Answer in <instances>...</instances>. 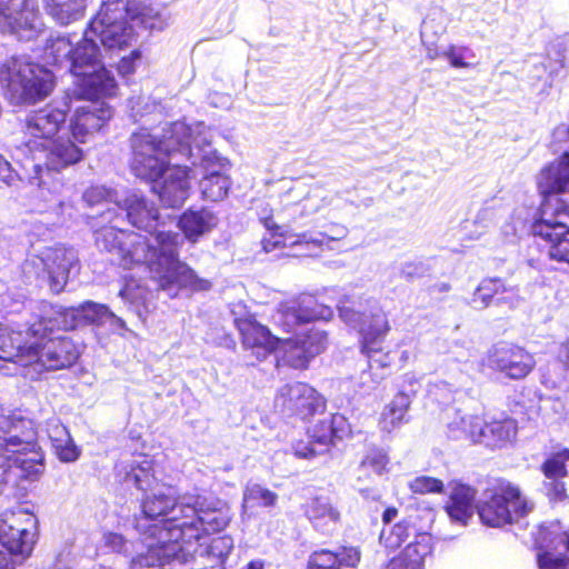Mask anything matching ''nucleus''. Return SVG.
<instances>
[{"mask_svg":"<svg viewBox=\"0 0 569 569\" xmlns=\"http://www.w3.org/2000/svg\"><path fill=\"white\" fill-rule=\"evenodd\" d=\"M110 252L118 256L119 264L131 269L146 264L150 269L154 266H166L157 282L162 290L178 287L192 292L207 291L211 282L200 278L186 262L179 260V241L176 232H158L156 244L150 239L132 230H118L112 233Z\"/></svg>","mask_w":569,"mask_h":569,"instance_id":"nucleus-1","label":"nucleus"},{"mask_svg":"<svg viewBox=\"0 0 569 569\" xmlns=\"http://www.w3.org/2000/svg\"><path fill=\"white\" fill-rule=\"evenodd\" d=\"M198 503L199 495L176 501L171 516L163 520V525L154 526L151 536L157 537V542L149 545L148 553L157 558L159 565L169 563L174 559L182 551L181 545H190L201 539Z\"/></svg>","mask_w":569,"mask_h":569,"instance_id":"nucleus-2","label":"nucleus"},{"mask_svg":"<svg viewBox=\"0 0 569 569\" xmlns=\"http://www.w3.org/2000/svg\"><path fill=\"white\" fill-rule=\"evenodd\" d=\"M483 496L476 509L481 522L492 528L518 522L533 507L519 485L502 477L490 479Z\"/></svg>","mask_w":569,"mask_h":569,"instance_id":"nucleus-3","label":"nucleus"},{"mask_svg":"<svg viewBox=\"0 0 569 569\" xmlns=\"http://www.w3.org/2000/svg\"><path fill=\"white\" fill-rule=\"evenodd\" d=\"M74 257L64 247H47L21 263V279L27 286H47L51 293H61L68 281Z\"/></svg>","mask_w":569,"mask_h":569,"instance_id":"nucleus-4","label":"nucleus"},{"mask_svg":"<svg viewBox=\"0 0 569 569\" xmlns=\"http://www.w3.org/2000/svg\"><path fill=\"white\" fill-rule=\"evenodd\" d=\"M0 82L17 91L20 99L27 103L44 100L56 86L54 76L50 70L14 57L0 63Z\"/></svg>","mask_w":569,"mask_h":569,"instance_id":"nucleus-5","label":"nucleus"},{"mask_svg":"<svg viewBox=\"0 0 569 569\" xmlns=\"http://www.w3.org/2000/svg\"><path fill=\"white\" fill-rule=\"evenodd\" d=\"M129 143V167L133 176L149 183L159 182L170 164L171 149L164 138L140 128L131 133Z\"/></svg>","mask_w":569,"mask_h":569,"instance_id":"nucleus-6","label":"nucleus"},{"mask_svg":"<svg viewBox=\"0 0 569 569\" xmlns=\"http://www.w3.org/2000/svg\"><path fill=\"white\" fill-rule=\"evenodd\" d=\"M536 186L541 198L539 217H569V201L561 197L569 192V151L540 169Z\"/></svg>","mask_w":569,"mask_h":569,"instance_id":"nucleus-7","label":"nucleus"},{"mask_svg":"<svg viewBox=\"0 0 569 569\" xmlns=\"http://www.w3.org/2000/svg\"><path fill=\"white\" fill-rule=\"evenodd\" d=\"M126 13L124 0L104 1L94 18L89 23V31L104 47L123 49L129 47L138 37Z\"/></svg>","mask_w":569,"mask_h":569,"instance_id":"nucleus-8","label":"nucleus"},{"mask_svg":"<svg viewBox=\"0 0 569 569\" xmlns=\"http://www.w3.org/2000/svg\"><path fill=\"white\" fill-rule=\"evenodd\" d=\"M39 150L47 151L44 167L34 166L36 174L30 182L49 192H57L62 187L60 171L80 162L84 156L83 150L70 139L56 138L51 144Z\"/></svg>","mask_w":569,"mask_h":569,"instance_id":"nucleus-9","label":"nucleus"},{"mask_svg":"<svg viewBox=\"0 0 569 569\" xmlns=\"http://www.w3.org/2000/svg\"><path fill=\"white\" fill-rule=\"evenodd\" d=\"M325 397L302 381L281 386L274 396V408L284 417L307 421L326 410Z\"/></svg>","mask_w":569,"mask_h":569,"instance_id":"nucleus-10","label":"nucleus"},{"mask_svg":"<svg viewBox=\"0 0 569 569\" xmlns=\"http://www.w3.org/2000/svg\"><path fill=\"white\" fill-rule=\"evenodd\" d=\"M38 536V518L27 509L7 510L0 516V543L11 555H31Z\"/></svg>","mask_w":569,"mask_h":569,"instance_id":"nucleus-11","label":"nucleus"},{"mask_svg":"<svg viewBox=\"0 0 569 569\" xmlns=\"http://www.w3.org/2000/svg\"><path fill=\"white\" fill-rule=\"evenodd\" d=\"M67 96L63 98V107L47 103L27 117L23 124L26 144L30 149H40L52 143L57 134L64 128L67 114L70 111Z\"/></svg>","mask_w":569,"mask_h":569,"instance_id":"nucleus-12","label":"nucleus"},{"mask_svg":"<svg viewBox=\"0 0 569 569\" xmlns=\"http://www.w3.org/2000/svg\"><path fill=\"white\" fill-rule=\"evenodd\" d=\"M486 365L509 380L526 379L535 369L536 360L523 346L510 341L493 345L486 353Z\"/></svg>","mask_w":569,"mask_h":569,"instance_id":"nucleus-13","label":"nucleus"},{"mask_svg":"<svg viewBox=\"0 0 569 569\" xmlns=\"http://www.w3.org/2000/svg\"><path fill=\"white\" fill-rule=\"evenodd\" d=\"M28 352L30 366L40 365L50 370L70 368L81 355L79 345L68 336L33 339Z\"/></svg>","mask_w":569,"mask_h":569,"instance_id":"nucleus-14","label":"nucleus"},{"mask_svg":"<svg viewBox=\"0 0 569 569\" xmlns=\"http://www.w3.org/2000/svg\"><path fill=\"white\" fill-rule=\"evenodd\" d=\"M279 349L281 355L277 359V368L306 370L311 359L326 349V335L311 328L293 338L282 339Z\"/></svg>","mask_w":569,"mask_h":569,"instance_id":"nucleus-15","label":"nucleus"},{"mask_svg":"<svg viewBox=\"0 0 569 569\" xmlns=\"http://www.w3.org/2000/svg\"><path fill=\"white\" fill-rule=\"evenodd\" d=\"M329 308L320 305L313 297L296 298L282 301L274 312V326L286 333H292L298 327L326 319Z\"/></svg>","mask_w":569,"mask_h":569,"instance_id":"nucleus-16","label":"nucleus"},{"mask_svg":"<svg viewBox=\"0 0 569 569\" xmlns=\"http://www.w3.org/2000/svg\"><path fill=\"white\" fill-rule=\"evenodd\" d=\"M518 430L516 419L503 416L500 419H492L485 421L479 416H471L465 428L466 438L478 445H483L487 448L496 449L502 448L511 442Z\"/></svg>","mask_w":569,"mask_h":569,"instance_id":"nucleus-17","label":"nucleus"},{"mask_svg":"<svg viewBox=\"0 0 569 569\" xmlns=\"http://www.w3.org/2000/svg\"><path fill=\"white\" fill-rule=\"evenodd\" d=\"M37 319L29 325L27 333L32 339H47L56 331H70L79 326V309L41 300Z\"/></svg>","mask_w":569,"mask_h":569,"instance_id":"nucleus-18","label":"nucleus"},{"mask_svg":"<svg viewBox=\"0 0 569 569\" xmlns=\"http://www.w3.org/2000/svg\"><path fill=\"white\" fill-rule=\"evenodd\" d=\"M243 350L249 351L257 360L262 361L279 350L282 338L260 323L254 315H246L233 319Z\"/></svg>","mask_w":569,"mask_h":569,"instance_id":"nucleus-19","label":"nucleus"},{"mask_svg":"<svg viewBox=\"0 0 569 569\" xmlns=\"http://www.w3.org/2000/svg\"><path fill=\"white\" fill-rule=\"evenodd\" d=\"M264 226L269 230V236L261 240L262 249L266 252L287 247H302L307 250L318 249L330 241L340 239V236L328 232H318L317 234L311 232L291 233L276 224L271 219H266Z\"/></svg>","mask_w":569,"mask_h":569,"instance_id":"nucleus-20","label":"nucleus"},{"mask_svg":"<svg viewBox=\"0 0 569 569\" xmlns=\"http://www.w3.org/2000/svg\"><path fill=\"white\" fill-rule=\"evenodd\" d=\"M530 234L548 244L550 260L569 267V226L545 217L536 218L530 224Z\"/></svg>","mask_w":569,"mask_h":569,"instance_id":"nucleus-21","label":"nucleus"},{"mask_svg":"<svg viewBox=\"0 0 569 569\" xmlns=\"http://www.w3.org/2000/svg\"><path fill=\"white\" fill-rule=\"evenodd\" d=\"M153 191L168 208H179L188 199L191 188L192 168L186 164H169Z\"/></svg>","mask_w":569,"mask_h":569,"instance_id":"nucleus-22","label":"nucleus"},{"mask_svg":"<svg viewBox=\"0 0 569 569\" xmlns=\"http://www.w3.org/2000/svg\"><path fill=\"white\" fill-rule=\"evenodd\" d=\"M112 108L107 103L83 106L74 109L69 122L71 136L79 143H84L90 136L100 132L111 120Z\"/></svg>","mask_w":569,"mask_h":569,"instance_id":"nucleus-23","label":"nucleus"},{"mask_svg":"<svg viewBox=\"0 0 569 569\" xmlns=\"http://www.w3.org/2000/svg\"><path fill=\"white\" fill-rule=\"evenodd\" d=\"M123 209L128 222L136 229L147 232L156 241L158 232H171L160 230L162 226L161 214L157 203L144 196L131 194L123 200Z\"/></svg>","mask_w":569,"mask_h":569,"instance_id":"nucleus-24","label":"nucleus"},{"mask_svg":"<svg viewBox=\"0 0 569 569\" xmlns=\"http://www.w3.org/2000/svg\"><path fill=\"white\" fill-rule=\"evenodd\" d=\"M78 90L72 94H67V99L81 101H96L101 98H112L117 96L118 83L114 77L103 66L92 72H83L78 76Z\"/></svg>","mask_w":569,"mask_h":569,"instance_id":"nucleus-25","label":"nucleus"},{"mask_svg":"<svg viewBox=\"0 0 569 569\" xmlns=\"http://www.w3.org/2000/svg\"><path fill=\"white\" fill-rule=\"evenodd\" d=\"M360 561L359 547L340 546L338 550L319 548L309 555L306 569H357Z\"/></svg>","mask_w":569,"mask_h":569,"instance_id":"nucleus-26","label":"nucleus"},{"mask_svg":"<svg viewBox=\"0 0 569 569\" xmlns=\"http://www.w3.org/2000/svg\"><path fill=\"white\" fill-rule=\"evenodd\" d=\"M37 446L36 439L23 440L18 436L6 438L0 445V459L4 467L0 476L4 477V473L11 468H17L22 472L29 471L33 459L27 456L36 452Z\"/></svg>","mask_w":569,"mask_h":569,"instance_id":"nucleus-27","label":"nucleus"},{"mask_svg":"<svg viewBox=\"0 0 569 569\" xmlns=\"http://www.w3.org/2000/svg\"><path fill=\"white\" fill-rule=\"evenodd\" d=\"M432 552V537L428 532H419L415 540L391 558L383 569H425V559Z\"/></svg>","mask_w":569,"mask_h":569,"instance_id":"nucleus-28","label":"nucleus"},{"mask_svg":"<svg viewBox=\"0 0 569 569\" xmlns=\"http://www.w3.org/2000/svg\"><path fill=\"white\" fill-rule=\"evenodd\" d=\"M350 435V423L348 419L340 413H332L327 418L320 419L309 430L311 442L326 447L327 449L336 446Z\"/></svg>","mask_w":569,"mask_h":569,"instance_id":"nucleus-29","label":"nucleus"},{"mask_svg":"<svg viewBox=\"0 0 569 569\" xmlns=\"http://www.w3.org/2000/svg\"><path fill=\"white\" fill-rule=\"evenodd\" d=\"M198 505L200 509L201 538L220 532L228 527L231 520V513L227 502L199 495Z\"/></svg>","mask_w":569,"mask_h":569,"instance_id":"nucleus-30","label":"nucleus"},{"mask_svg":"<svg viewBox=\"0 0 569 569\" xmlns=\"http://www.w3.org/2000/svg\"><path fill=\"white\" fill-rule=\"evenodd\" d=\"M390 330L387 316L382 312L371 313L370 316L363 315L359 328L360 351L365 356L371 352H377L378 349L388 347L385 343L386 336Z\"/></svg>","mask_w":569,"mask_h":569,"instance_id":"nucleus-31","label":"nucleus"},{"mask_svg":"<svg viewBox=\"0 0 569 569\" xmlns=\"http://www.w3.org/2000/svg\"><path fill=\"white\" fill-rule=\"evenodd\" d=\"M477 490L466 483L455 482L445 505L451 520L467 525L473 515Z\"/></svg>","mask_w":569,"mask_h":569,"instance_id":"nucleus-32","label":"nucleus"},{"mask_svg":"<svg viewBox=\"0 0 569 569\" xmlns=\"http://www.w3.org/2000/svg\"><path fill=\"white\" fill-rule=\"evenodd\" d=\"M126 13L130 21L150 31H161L167 27L162 10L149 0H126Z\"/></svg>","mask_w":569,"mask_h":569,"instance_id":"nucleus-33","label":"nucleus"},{"mask_svg":"<svg viewBox=\"0 0 569 569\" xmlns=\"http://www.w3.org/2000/svg\"><path fill=\"white\" fill-rule=\"evenodd\" d=\"M21 333L0 323V359L29 367L31 342H21Z\"/></svg>","mask_w":569,"mask_h":569,"instance_id":"nucleus-34","label":"nucleus"},{"mask_svg":"<svg viewBox=\"0 0 569 569\" xmlns=\"http://www.w3.org/2000/svg\"><path fill=\"white\" fill-rule=\"evenodd\" d=\"M46 431L54 453L61 461L72 462L79 458L80 450L63 423L59 420L48 421Z\"/></svg>","mask_w":569,"mask_h":569,"instance_id":"nucleus-35","label":"nucleus"},{"mask_svg":"<svg viewBox=\"0 0 569 569\" xmlns=\"http://www.w3.org/2000/svg\"><path fill=\"white\" fill-rule=\"evenodd\" d=\"M569 461V448L557 446L550 451L540 466L543 476L553 481L558 495L565 493L561 480L568 476L567 462Z\"/></svg>","mask_w":569,"mask_h":569,"instance_id":"nucleus-36","label":"nucleus"},{"mask_svg":"<svg viewBox=\"0 0 569 569\" xmlns=\"http://www.w3.org/2000/svg\"><path fill=\"white\" fill-rule=\"evenodd\" d=\"M212 220V212L206 208L187 209L179 217L178 227L189 241L197 242L201 236L211 230Z\"/></svg>","mask_w":569,"mask_h":569,"instance_id":"nucleus-37","label":"nucleus"},{"mask_svg":"<svg viewBox=\"0 0 569 569\" xmlns=\"http://www.w3.org/2000/svg\"><path fill=\"white\" fill-rule=\"evenodd\" d=\"M124 480L133 483L137 489L148 493L163 487L154 475V462L148 456L141 455V460L133 461L126 472Z\"/></svg>","mask_w":569,"mask_h":569,"instance_id":"nucleus-38","label":"nucleus"},{"mask_svg":"<svg viewBox=\"0 0 569 569\" xmlns=\"http://www.w3.org/2000/svg\"><path fill=\"white\" fill-rule=\"evenodd\" d=\"M176 497L163 492L158 488L152 492L144 493V497L141 500V513L146 519L150 520H161V525H163V520L176 507Z\"/></svg>","mask_w":569,"mask_h":569,"instance_id":"nucleus-39","label":"nucleus"},{"mask_svg":"<svg viewBox=\"0 0 569 569\" xmlns=\"http://www.w3.org/2000/svg\"><path fill=\"white\" fill-rule=\"evenodd\" d=\"M89 28L84 32L83 39L77 46L72 44V53L70 56V71L78 77L86 72V67H93L99 60V47L94 39L90 37Z\"/></svg>","mask_w":569,"mask_h":569,"instance_id":"nucleus-40","label":"nucleus"},{"mask_svg":"<svg viewBox=\"0 0 569 569\" xmlns=\"http://www.w3.org/2000/svg\"><path fill=\"white\" fill-rule=\"evenodd\" d=\"M508 287L500 278H485L472 295V303L476 308L485 309L506 301Z\"/></svg>","mask_w":569,"mask_h":569,"instance_id":"nucleus-41","label":"nucleus"},{"mask_svg":"<svg viewBox=\"0 0 569 569\" xmlns=\"http://www.w3.org/2000/svg\"><path fill=\"white\" fill-rule=\"evenodd\" d=\"M410 405V396L405 391H398L381 413L380 423L382 429L390 432L407 422Z\"/></svg>","mask_w":569,"mask_h":569,"instance_id":"nucleus-42","label":"nucleus"},{"mask_svg":"<svg viewBox=\"0 0 569 569\" xmlns=\"http://www.w3.org/2000/svg\"><path fill=\"white\" fill-rule=\"evenodd\" d=\"M230 187V177L221 171H211L200 181L202 198L213 202L224 199Z\"/></svg>","mask_w":569,"mask_h":569,"instance_id":"nucleus-43","label":"nucleus"},{"mask_svg":"<svg viewBox=\"0 0 569 569\" xmlns=\"http://www.w3.org/2000/svg\"><path fill=\"white\" fill-rule=\"evenodd\" d=\"M396 351L386 347L377 352L366 355L368 360L367 373L373 383H380L391 373V366L395 361Z\"/></svg>","mask_w":569,"mask_h":569,"instance_id":"nucleus-44","label":"nucleus"},{"mask_svg":"<svg viewBox=\"0 0 569 569\" xmlns=\"http://www.w3.org/2000/svg\"><path fill=\"white\" fill-rule=\"evenodd\" d=\"M47 12L59 23L68 24L83 14V0H44Z\"/></svg>","mask_w":569,"mask_h":569,"instance_id":"nucleus-45","label":"nucleus"},{"mask_svg":"<svg viewBox=\"0 0 569 569\" xmlns=\"http://www.w3.org/2000/svg\"><path fill=\"white\" fill-rule=\"evenodd\" d=\"M148 288L140 284L137 279L129 277L119 291V296L137 308V311H148Z\"/></svg>","mask_w":569,"mask_h":569,"instance_id":"nucleus-46","label":"nucleus"},{"mask_svg":"<svg viewBox=\"0 0 569 569\" xmlns=\"http://www.w3.org/2000/svg\"><path fill=\"white\" fill-rule=\"evenodd\" d=\"M72 53V41L68 37H56L48 40L43 56L49 64L60 66L63 61L70 60Z\"/></svg>","mask_w":569,"mask_h":569,"instance_id":"nucleus-47","label":"nucleus"},{"mask_svg":"<svg viewBox=\"0 0 569 569\" xmlns=\"http://www.w3.org/2000/svg\"><path fill=\"white\" fill-rule=\"evenodd\" d=\"M389 457L380 448L368 450L359 463V469L365 476H381L388 470Z\"/></svg>","mask_w":569,"mask_h":569,"instance_id":"nucleus-48","label":"nucleus"},{"mask_svg":"<svg viewBox=\"0 0 569 569\" xmlns=\"http://www.w3.org/2000/svg\"><path fill=\"white\" fill-rule=\"evenodd\" d=\"M408 488L415 495L442 493L445 491V483L436 477L418 476L409 481Z\"/></svg>","mask_w":569,"mask_h":569,"instance_id":"nucleus-49","label":"nucleus"},{"mask_svg":"<svg viewBox=\"0 0 569 569\" xmlns=\"http://www.w3.org/2000/svg\"><path fill=\"white\" fill-rule=\"evenodd\" d=\"M76 309H79V325L82 319L87 323H98L107 317H114L106 305L92 301H86L76 307Z\"/></svg>","mask_w":569,"mask_h":569,"instance_id":"nucleus-50","label":"nucleus"},{"mask_svg":"<svg viewBox=\"0 0 569 569\" xmlns=\"http://www.w3.org/2000/svg\"><path fill=\"white\" fill-rule=\"evenodd\" d=\"M243 496L244 500L258 502L262 507H273L278 499L276 492L258 483L248 485Z\"/></svg>","mask_w":569,"mask_h":569,"instance_id":"nucleus-51","label":"nucleus"},{"mask_svg":"<svg viewBox=\"0 0 569 569\" xmlns=\"http://www.w3.org/2000/svg\"><path fill=\"white\" fill-rule=\"evenodd\" d=\"M536 561L539 569H569V557L567 555H555L542 548L538 551Z\"/></svg>","mask_w":569,"mask_h":569,"instance_id":"nucleus-52","label":"nucleus"},{"mask_svg":"<svg viewBox=\"0 0 569 569\" xmlns=\"http://www.w3.org/2000/svg\"><path fill=\"white\" fill-rule=\"evenodd\" d=\"M302 508L305 516L311 521L322 519L331 512L330 507L317 497L308 500Z\"/></svg>","mask_w":569,"mask_h":569,"instance_id":"nucleus-53","label":"nucleus"},{"mask_svg":"<svg viewBox=\"0 0 569 569\" xmlns=\"http://www.w3.org/2000/svg\"><path fill=\"white\" fill-rule=\"evenodd\" d=\"M18 7L14 0H0V16L8 20V24L14 32L22 27L19 19L14 16L18 13Z\"/></svg>","mask_w":569,"mask_h":569,"instance_id":"nucleus-54","label":"nucleus"},{"mask_svg":"<svg viewBox=\"0 0 569 569\" xmlns=\"http://www.w3.org/2000/svg\"><path fill=\"white\" fill-rule=\"evenodd\" d=\"M296 206L299 208L300 214H311L320 209L321 199L317 194L306 191L302 199L296 202Z\"/></svg>","mask_w":569,"mask_h":569,"instance_id":"nucleus-55","label":"nucleus"},{"mask_svg":"<svg viewBox=\"0 0 569 569\" xmlns=\"http://www.w3.org/2000/svg\"><path fill=\"white\" fill-rule=\"evenodd\" d=\"M466 50H468L467 47L458 48L450 44L442 54L448 59L451 67L457 69L469 68L471 64L466 62L463 58V51Z\"/></svg>","mask_w":569,"mask_h":569,"instance_id":"nucleus-56","label":"nucleus"},{"mask_svg":"<svg viewBox=\"0 0 569 569\" xmlns=\"http://www.w3.org/2000/svg\"><path fill=\"white\" fill-rule=\"evenodd\" d=\"M141 51L139 49L132 50L128 56L122 57L118 64L117 70L121 76H129L136 71V62L140 60Z\"/></svg>","mask_w":569,"mask_h":569,"instance_id":"nucleus-57","label":"nucleus"},{"mask_svg":"<svg viewBox=\"0 0 569 569\" xmlns=\"http://www.w3.org/2000/svg\"><path fill=\"white\" fill-rule=\"evenodd\" d=\"M411 529L412 526L408 519L397 522L390 531V538L393 539L392 543L395 546L403 543L409 538Z\"/></svg>","mask_w":569,"mask_h":569,"instance_id":"nucleus-58","label":"nucleus"},{"mask_svg":"<svg viewBox=\"0 0 569 569\" xmlns=\"http://www.w3.org/2000/svg\"><path fill=\"white\" fill-rule=\"evenodd\" d=\"M292 452L298 458H313L317 456L315 448L303 440H298L292 443Z\"/></svg>","mask_w":569,"mask_h":569,"instance_id":"nucleus-59","label":"nucleus"},{"mask_svg":"<svg viewBox=\"0 0 569 569\" xmlns=\"http://www.w3.org/2000/svg\"><path fill=\"white\" fill-rule=\"evenodd\" d=\"M0 569H16V562L10 552L0 549Z\"/></svg>","mask_w":569,"mask_h":569,"instance_id":"nucleus-60","label":"nucleus"},{"mask_svg":"<svg viewBox=\"0 0 569 569\" xmlns=\"http://www.w3.org/2000/svg\"><path fill=\"white\" fill-rule=\"evenodd\" d=\"M10 163L0 154V181H6L9 178Z\"/></svg>","mask_w":569,"mask_h":569,"instance_id":"nucleus-61","label":"nucleus"},{"mask_svg":"<svg viewBox=\"0 0 569 569\" xmlns=\"http://www.w3.org/2000/svg\"><path fill=\"white\" fill-rule=\"evenodd\" d=\"M397 515H398V509L396 507H387L382 513V521L385 523H389V522H391L392 519H395L397 517Z\"/></svg>","mask_w":569,"mask_h":569,"instance_id":"nucleus-62","label":"nucleus"},{"mask_svg":"<svg viewBox=\"0 0 569 569\" xmlns=\"http://www.w3.org/2000/svg\"><path fill=\"white\" fill-rule=\"evenodd\" d=\"M559 538H560V542L563 546V548L566 549V551L569 552V527L567 529H565L563 531H561Z\"/></svg>","mask_w":569,"mask_h":569,"instance_id":"nucleus-63","label":"nucleus"},{"mask_svg":"<svg viewBox=\"0 0 569 569\" xmlns=\"http://www.w3.org/2000/svg\"><path fill=\"white\" fill-rule=\"evenodd\" d=\"M243 569H264V561L260 559L251 560Z\"/></svg>","mask_w":569,"mask_h":569,"instance_id":"nucleus-64","label":"nucleus"}]
</instances>
